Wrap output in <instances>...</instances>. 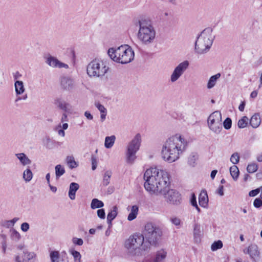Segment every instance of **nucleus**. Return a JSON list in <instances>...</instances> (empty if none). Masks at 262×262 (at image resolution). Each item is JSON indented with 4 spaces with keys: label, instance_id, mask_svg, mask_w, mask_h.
<instances>
[{
    "label": "nucleus",
    "instance_id": "1",
    "mask_svg": "<svg viewBox=\"0 0 262 262\" xmlns=\"http://www.w3.org/2000/svg\"><path fill=\"white\" fill-rule=\"evenodd\" d=\"M144 180V188L150 194L162 195L169 204L178 205L181 203V194L177 190L170 188L169 175L165 170L151 167L145 171Z\"/></svg>",
    "mask_w": 262,
    "mask_h": 262
},
{
    "label": "nucleus",
    "instance_id": "2",
    "mask_svg": "<svg viewBox=\"0 0 262 262\" xmlns=\"http://www.w3.org/2000/svg\"><path fill=\"white\" fill-rule=\"evenodd\" d=\"M187 141L183 136L176 134L169 137L163 145L161 157L168 163H172L179 159L186 150Z\"/></svg>",
    "mask_w": 262,
    "mask_h": 262
},
{
    "label": "nucleus",
    "instance_id": "3",
    "mask_svg": "<svg viewBox=\"0 0 262 262\" xmlns=\"http://www.w3.org/2000/svg\"><path fill=\"white\" fill-rule=\"evenodd\" d=\"M107 54L113 61L121 64L130 62L135 57L134 50L128 45H123L117 48H110L107 51Z\"/></svg>",
    "mask_w": 262,
    "mask_h": 262
},
{
    "label": "nucleus",
    "instance_id": "4",
    "mask_svg": "<svg viewBox=\"0 0 262 262\" xmlns=\"http://www.w3.org/2000/svg\"><path fill=\"white\" fill-rule=\"evenodd\" d=\"M139 28L137 33V38L141 44L148 46L152 44L156 36V31L154 27L145 20L138 21Z\"/></svg>",
    "mask_w": 262,
    "mask_h": 262
},
{
    "label": "nucleus",
    "instance_id": "5",
    "mask_svg": "<svg viewBox=\"0 0 262 262\" xmlns=\"http://www.w3.org/2000/svg\"><path fill=\"white\" fill-rule=\"evenodd\" d=\"M125 247L131 255H139L142 251H146L149 247L144 243V236L140 233L134 234L125 242Z\"/></svg>",
    "mask_w": 262,
    "mask_h": 262
},
{
    "label": "nucleus",
    "instance_id": "6",
    "mask_svg": "<svg viewBox=\"0 0 262 262\" xmlns=\"http://www.w3.org/2000/svg\"><path fill=\"white\" fill-rule=\"evenodd\" d=\"M210 28L204 29L197 37L195 42V52L199 54L207 53L213 43L214 36Z\"/></svg>",
    "mask_w": 262,
    "mask_h": 262
},
{
    "label": "nucleus",
    "instance_id": "7",
    "mask_svg": "<svg viewBox=\"0 0 262 262\" xmlns=\"http://www.w3.org/2000/svg\"><path fill=\"white\" fill-rule=\"evenodd\" d=\"M109 67L105 60L96 58L92 60L87 66L86 73L91 78H100L107 72Z\"/></svg>",
    "mask_w": 262,
    "mask_h": 262
},
{
    "label": "nucleus",
    "instance_id": "8",
    "mask_svg": "<svg viewBox=\"0 0 262 262\" xmlns=\"http://www.w3.org/2000/svg\"><path fill=\"white\" fill-rule=\"evenodd\" d=\"M141 143V135L137 134L127 145L125 151V160L127 164H132L134 163L137 158L136 154L140 149Z\"/></svg>",
    "mask_w": 262,
    "mask_h": 262
},
{
    "label": "nucleus",
    "instance_id": "9",
    "mask_svg": "<svg viewBox=\"0 0 262 262\" xmlns=\"http://www.w3.org/2000/svg\"><path fill=\"white\" fill-rule=\"evenodd\" d=\"M144 234L150 245H156L162 235V231L159 227L151 223H148L145 225Z\"/></svg>",
    "mask_w": 262,
    "mask_h": 262
},
{
    "label": "nucleus",
    "instance_id": "10",
    "mask_svg": "<svg viewBox=\"0 0 262 262\" xmlns=\"http://www.w3.org/2000/svg\"><path fill=\"white\" fill-rule=\"evenodd\" d=\"M222 122L221 113L219 111H215L208 117V127L213 133L219 135L223 129Z\"/></svg>",
    "mask_w": 262,
    "mask_h": 262
},
{
    "label": "nucleus",
    "instance_id": "11",
    "mask_svg": "<svg viewBox=\"0 0 262 262\" xmlns=\"http://www.w3.org/2000/svg\"><path fill=\"white\" fill-rule=\"evenodd\" d=\"M189 66V62L184 60L179 63L173 69L170 76V81L172 83L176 82L187 71Z\"/></svg>",
    "mask_w": 262,
    "mask_h": 262
},
{
    "label": "nucleus",
    "instance_id": "12",
    "mask_svg": "<svg viewBox=\"0 0 262 262\" xmlns=\"http://www.w3.org/2000/svg\"><path fill=\"white\" fill-rule=\"evenodd\" d=\"M45 62L53 68H64L66 69L69 68L68 64L60 61L57 58L51 55H48L45 57Z\"/></svg>",
    "mask_w": 262,
    "mask_h": 262
},
{
    "label": "nucleus",
    "instance_id": "13",
    "mask_svg": "<svg viewBox=\"0 0 262 262\" xmlns=\"http://www.w3.org/2000/svg\"><path fill=\"white\" fill-rule=\"evenodd\" d=\"M243 252L249 254L250 258L254 262H257L260 258V251L256 244H251L243 250Z\"/></svg>",
    "mask_w": 262,
    "mask_h": 262
},
{
    "label": "nucleus",
    "instance_id": "14",
    "mask_svg": "<svg viewBox=\"0 0 262 262\" xmlns=\"http://www.w3.org/2000/svg\"><path fill=\"white\" fill-rule=\"evenodd\" d=\"M54 103L58 108L63 111V113H71L72 106L69 103L60 98H56L54 100Z\"/></svg>",
    "mask_w": 262,
    "mask_h": 262
},
{
    "label": "nucleus",
    "instance_id": "15",
    "mask_svg": "<svg viewBox=\"0 0 262 262\" xmlns=\"http://www.w3.org/2000/svg\"><path fill=\"white\" fill-rule=\"evenodd\" d=\"M60 81L61 86L64 90H70L73 86V80L69 77H62Z\"/></svg>",
    "mask_w": 262,
    "mask_h": 262
},
{
    "label": "nucleus",
    "instance_id": "16",
    "mask_svg": "<svg viewBox=\"0 0 262 262\" xmlns=\"http://www.w3.org/2000/svg\"><path fill=\"white\" fill-rule=\"evenodd\" d=\"M199 203L202 207L205 208L207 206L208 197L206 191L203 190L201 192L199 197Z\"/></svg>",
    "mask_w": 262,
    "mask_h": 262
},
{
    "label": "nucleus",
    "instance_id": "17",
    "mask_svg": "<svg viewBox=\"0 0 262 262\" xmlns=\"http://www.w3.org/2000/svg\"><path fill=\"white\" fill-rule=\"evenodd\" d=\"M15 156L19 160L23 166H26L31 164V160L24 153L16 154Z\"/></svg>",
    "mask_w": 262,
    "mask_h": 262
},
{
    "label": "nucleus",
    "instance_id": "18",
    "mask_svg": "<svg viewBox=\"0 0 262 262\" xmlns=\"http://www.w3.org/2000/svg\"><path fill=\"white\" fill-rule=\"evenodd\" d=\"M79 188V185L76 183L72 182L70 184L68 194L71 200H74L75 199L76 192Z\"/></svg>",
    "mask_w": 262,
    "mask_h": 262
},
{
    "label": "nucleus",
    "instance_id": "19",
    "mask_svg": "<svg viewBox=\"0 0 262 262\" xmlns=\"http://www.w3.org/2000/svg\"><path fill=\"white\" fill-rule=\"evenodd\" d=\"M49 256L51 262H60L64 261V258L63 257L60 258V253L58 251H50Z\"/></svg>",
    "mask_w": 262,
    "mask_h": 262
},
{
    "label": "nucleus",
    "instance_id": "20",
    "mask_svg": "<svg viewBox=\"0 0 262 262\" xmlns=\"http://www.w3.org/2000/svg\"><path fill=\"white\" fill-rule=\"evenodd\" d=\"M14 87L17 96H19L25 92V88L22 81L16 80L14 83Z\"/></svg>",
    "mask_w": 262,
    "mask_h": 262
},
{
    "label": "nucleus",
    "instance_id": "21",
    "mask_svg": "<svg viewBox=\"0 0 262 262\" xmlns=\"http://www.w3.org/2000/svg\"><path fill=\"white\" fill-rule=\"evenodd\" d=\"M261 123V119L259 114H254L251 118L250 124L253 128L258 127Z\"/></svg>",
    "mask_w": 262,
    "mask_h": 262
},
{
    "label": "nucleus",
    "instance_id": "22",
    "mask_svg": "<svg viewBox=\"0 0 262 262\" xmlns=\"http://www.w3.org/2000/svg\"><path fill=\"white\" fill-rule=\"evenodd\" d=\"M95 106L97 108V109L99 111L101 115H100V119L102 122H103L104 120L106 118V116L107 114V110L106 108L102 104H101L99 102H96L95 103Z\"/></svg>",
    "mask_w": 262,
    "mask_h": 262
},
{
    "label": "nucleus",
    "instance_id": "23",
    "mask_svg": "<svg viewBox=\"0 0 262 262\" xmlns=\"http://www.w3.org/2000/svg\"><path fill=\"white\" fill-rule=\"evenodd\" d=\"M221 74L217 73L214 75L211 76L207 82V87L208 89L213 88L216 83L217 80L221 77Z\"/></svg>",
    "mask_w": 262,
    "mask_h": 262
},
{
    "label": "nucleus",
    "instance_id": "24",
    "mask_svg": "<svg viewBox=\"0 0 262 262\" xmlns=\"http://www.w3.org/2000/svg\"><path fill=\"white\" fill-rule=\"evenodd\" d=\"M9 234L10 239L14 242H19L21 238V236L19 232L14 228H12L10 230Z\"/></svg>",
    "mask_w": 262,
    "mask_h": 262
},
{
    "label": "nucleus",
    "instance_id": "25",
    "mask_svg": "<svg viewBox=\"0 0 262 262\" xmlns=\"http://www.w3.org/2000/svg\"><path fill=\"white\" fill-rule=\"evenodd\" d=\"M193 237L195 243H200L201 242V231L200 230V226L195 224L194 226Z\"/></svg>",
    "mask_w": 262,
    "mask_h": 262
},
{
    "label": "nucleus",
    "instance_id": "26",
    "mask_svg": "<svg viewBox=\"0 0 262 262\" xmlns=\"http://www.w3.org/2000/svg\"><path fill=\"white\" fill-rule=\"evenodd\" d=\"M139 207L137 205H133L131 207L130 212L127 216V220L129 221H132L135 220L138 214Z\"/></svg>",
    "mask_w": 262,
    "mask_h": 262
},
{
    "label": "nucleus",
    "instance_id": "27",
    "mask_svg": "<svg viewBox=\"0 0 262 262\" xmlns=\"http://www.w3.org/2000/svg\"><path fill=\"white\" fill-rule=\"evenodd\" d=\"M25 258V261L27 262H34L36 259V254L34 252H29L28 251L23 252Z\"/></svg>",
    "mask_w": 262,
    "mask_h": 262
},
{
    "label": "nucleus",
    "instance_id": "28",
    "mask_svg": "<svg viewBox=\"0 0 262 262\" xmlns=\"http://www.w3.org/2000/svg\"><path fill=\"white\" fill-rule=\"evenodd\" d=\"M116 140V137L114 135L107 136L105 138L104 146L106 148H112Z\"/></svg>",
    "mask_w": 262,
    "mask_h": 262
},
{
    "label": "nucleus",
    "instance_id": "29",
    "mask_svg": "<svg viewBox=\"0 0 262 262\" xmlns=\"http://www.w3.org/2000/svg\"><path fill=\"white\" fill-rule=\"evenodd\" d=\"M69 253L72 255L74 262H82L81 255L79 252L71 248L69 249Z\"/></svg>",
    "mask_w": 262,
    "mask_h": 262
},
{
    "label": "nucleus",
    "instance_id": "30",
    "mask_svg": "<svg viewBox=\"0 0 262 262\" xmlns=\"http://www.w3.org/2000/svg\"><path fill=\"white\" fill-rule=\"evenodd\" d=\"M19 220L18 217H14L11 220H6L3 222L2 226L7 228H13L15 224Z\"/></svg>",
    "mask_w": 262,
    "mask_h": 262
},
{
    "label": "nucleus",
    "instance_id": "31",
    "mask_svg": "<svg viewBox=\"0 0 262 262\" xmlns=\"http://www.w3.org/2000/svg\"><path fill=\"white\" fill-rule=\"evenodd\" d=\"M167 253L163 250L158 251L156 255L154 262H162L166 257Z\"/></svg>",
    "mask_w": 262,
    "mask_h": 262
},
{
    "label": "nucleus",
    "instance_id": "32",
    "mask_svg": "<svg viewBox=\"0 0 262 262\" xmlns=\"http://www.w3.org/2000/svg\"><path fill=\"white\" fill-rule=\"evenodd\" d=\"M112 175L111 171H106L103 175L102 184L104 186H107L110 183L111 178Z\"/></svg>",
    "mask_w": 262,
    "mask_h": 262
},
{
    "label": "nucleus",
    "instance_id": "33",
    "mask_svg": "<svg viewBox=\"0 0 262 262\" xmlns=\"http://www.w3.org/2000/svg\"><path fill=\"white\" fill-rule=\"evenodd\" d=\"M230 173L234 181H236L239 177V171L238 167L233 165L230 168Z\"/></svg>",
    "mask_w": 262,
    "mask_h": 262
},
{
    "label": "nucleus",
    "instance_id": "34",
    "mask_svg": "<svg viewBox=\"0 0 262 262\" xmlns=\"http://www.w3.org/2000/svg\"><path fill=\"white\" fill-rule=\"evenodd\" d=\"M104 206V203L102 201L99 200L97 199H93L91 202V207L93 209L96 208H100Z\"/></svg>",
    "mask_w": 262,
    "mask_h": 262
},
{
    "label": "nucleus",
    "instance_id": "35",
    "mask_svg": "<svg viewBox=\"0 0 262 262\" xmlns=\"http://www.w3.org/2000/svg\"><path fill=\"white\" fill-rule=\"evenodd\" d=\"M55 174L57 179H58L65 173L64 167L60 165H57L55 167Z\"/></svg>",
    "mask_w": 262,
    "mask_h": 262
},
{
    "label": "nucleus",
    "instance_id": "36",
    "mask_svg": "<svg viewBox=\"0 0 262 262\" xmlns=\"http://www.w3.org/2000/svg\"><path fill=\"white\" fill-rule=\"evenodd\" d=\"M33 177V174L31 170L27 168L23 172V179L26 182H30Z\"/></svg>",
    "mask_w": 262,
    "mask_h": 262
},
{
    "label": "nucleus",
    "instance_id": "37",
    "mask_svg": "<svg viewBox=\"0 0 262 262\" xmlns=\"http://www.w3.org/2000/svg\"><path fill=\"white\" fill-rule=\"evenodd\" d=\"M248 121V118L246 116H244L238 120L237 126L239 128H245L247 126Z\"/></svg>",
    "mask_w": 262,
    "mask_h": 262
},
{
    "label": "nucleus",
    "instance_id": "38",
    "mask_svg": "<svg viewBox=\"0 0 262 262\" xmlns=\"http://www.w3.org/2000/svg\"><path fill=\"white\" fill-rule=\"evenodd\" d=\"M117 207L115 206L113 207L112 210H111L107 215V220H113L117 215Z\"/></svg>",
    "mask_w": 262,
    "mask_h": 262
},
{
    "label": "nucleus",
    "instance_id": "39",
    "mask_svg": "<svg viewBox=\"0 0 262 262\" xmlns=\"http://www.w3.org/2000/svg\"><path fill=\"white\" fill-rule=\"evenodd\" d=\"M66 161L70 168H75L77 166L74 157L72 156H68L66 158Z\"/></svg>",
    "mask_w": 262,
    "mask_h": 262
},
{
    "label": "nucleus",
    "instance_id": "40",
    "mask_svg": "<svg viewBox=\"0 0 262 262\" xmlns=\"http://www.w3.org/2000/svg\"><path fill=\"white\" fill-rule=\"evenodd\" d=\"M258 165L255 163H251L248 165L247 170L249 173H253L257 171Z\"/></svg>",
    "mask_w": 262,
    "mask_h": 262
},
{
    "label": "nucleus",
    "instance_id": "41",
    "mask_svg": "<svg viewBox=\"0 0 262 262\" xmlns=\"http://www.w3.org/2000/svg\"><path fill=\"white\" fill-rule=\"evenodd\" d=\"M223 243L221 241L214 242L211 245V249L213 251L221 249L223 247Z\"/></svg>",
    "mask_w": 262,
    "mask_h": 262
},
{
    "label": "nucleus",
    "instance_id": "42",
    "mask_svg": "<svg viewBox=\"0 0 262 262\" xmlns=\"http://www.w3.org/2000/svg\"><path fill=\"white\" fill-rule=\"evenodd\" d=\"M43 143L47 148L51 149L53 146V141L49 137H46L43 139Z\"/></svg>",
    "mask_w": 262,
    "mask_h": 262
},
{
    "label": "nucleus",
    "instance_id": "43",
    "mask_svg": "<svg viewBox=\"0 0 262 262\" xmlns=\"http://www.w3.org/2000/svg\"><path fill=\"white\" fill-rule=\"evenodd\" d=\"M223 125L226 129H229L232 125L231 119L230 118H227L222 123V126Z\"/></svg>",
    "mask_w": 262,
    "mask_h": 262
},
{
    "label": "nucleus",
    "instance_id": "44",
    "mask_svg": "<svg viewBox=\"0 0 262 262\" xmlns=\"http://www.w3.org/2000/svg\"><path fill=\"white\" fill-rule=\"evenodd\" d=\"M239 160V156L237 152L234 153L232 155L230 158V161L234 164L238 163Z\"/></svg>",
    "mask_w": 262,
    "mask_h": 262
},
{
    "label": "nucleus",
    "instance_id": "45",
    "mask_svg": "<svg viewBox=\"0 0 262 262\" xmlns=\"http://www.w3.org/2000/svg\"><path fill=\"white\" fill-rule=\"evenodd\" d=\"M170 221L172 224L176 226L180 225L181 223L180 219L176 216H172L170 217Z\"/></svg>",
    "mask_w": 262,
    "mask_h": 262
},
{
    "label": "nucleus",
    "instance_id": "46",
    "mask_svg": "<svg viewBox=\"0 0 262 262\" xmlns=\"http://www.w3.org/2000/svg\"><path fill=\"white\" fill-rule=\"evenodd\" d=\"M92 169L95 170L97 166L98 160L96 156L92 155L91 157Z\"/></svg>",
    "mask_w": 262,
    "mask_h": 262
},
{
    "label": "nucleus",
    "instance_id": "47",
    "mask_svg": "<svg viewBox=\"0 0 262 262\" xmlns=\"http://www.w3.org/2000/svg\"><path fill=\"white\" fill-rule=\"evenodd\" d=\"M253 206L256 208L262 207V200L260 198H256L253 202Z\"/></svg>",
    "mask_w": 262,
    "mask_h": 262
},
{
    "label": "nucleus",
    "instance_id": "48",
    "mask_svg": "<svg viewBox=\"0 0 262 262\" xmlns=\"http://www.w3.org/2000/svg\"><path fill=\"white\" fill-rule=\"evenodd\" d=\"M72 243L75 245L81 246L83 244V241L81 238L73 237L72 238Z\"/></svg>",
    "mask_w": 262,
    "mask_h": 262
},
{
    "label": "nucleus",
    "instance_id": "49",
    "mask_svg": "<svg viewBox=\"0 0 262 262\" xmlns=\"http://www.w3.org/2000/svg\"><path fill=\"white\" fill-rule=\"evenodd\" d=\"M55 130L57 132L58 135L62 137L65 136L64 131L61 128L60 126H56L55 128Z\"/></svg>",
    "mask_w": 262,
    "mask_h": 262
},
{
    "label": "nucleus",
    "instance_id": "50",
    "mask_svg": "<svg viewBox=\"0 0 262 262\" xmlns=\"http://www.w3.org/2000/svg\"><path fill=\"white\" fill-rule=\"evenodd\" d=\"M29 228L30 225L28 223L25 222L21 224L20 229L22 231L26 232L29 230Z\"/></svg>",
    "mask_w": 262,
    "mask_h": 262
},
{
    "label": "nucleus",
    "instance_id": "51",
    "mask_svg": "<svg viewBox=\"0 0 262 262\" xmlns=\"http://www.w3.org/2000/svg\"><path fill=\"white\" fill-rule=\"evenodd\" d=\"M97 213L98 216L99 218H100L101 219H105V213L104 210L103 209H98L97 211Z\"/></svg>",
    "mask_w": 262,
    "mask_h": 262
},
{
    "label": "nucleus",
    "instance_id": "52",
    "mask_svg": "<svg viewBox=\"0 0 262 262\" xmlns=\"http://www.w3.org/2000/svg\"><path fill=\"white\" fill-rule=\"evenodd\" d=\"M14 262H24L25 258H23L19 254H15L14 256Z\"/></svg>",
    "mask_w": 262,
    "mask_h": 262
},
{
    "label": "nucleus",
    "instance_id": "53",
    "mask_svg": "<svg viewBox=\"0 0 262 262\" xmlns=\"http://www.w3.org/2000/svg\"><path fill=\"white\" fill-rule=\"evenodd\" d=\"M260 191V187L250 191L249 193L250 196H255L257 195Z\"/></svg>",
    "mask_w": 262,
    "mask_h": 262
},
{
    "label": "nucleus",
    "instance_id": "54",
    "mask_svg": "<svg viewBox=\"0 0 262 262\" xmlns=\"http://www.w3.org/2000/svg\"><path fill=\"white\" fill-rule=\"evenodd\" d=\"M1 245H2V252L4 254H5L6 253V250H7V241H2L1 243Z\"/></svg>",
    "mask_w": 262,
    "mask_h": 262
},
{
    "label": "nucleus",
    "instance_id": "55",
    "mask_svg": "<svg viewBox=\"0 0 262 262\" xmlns=\"http://www.w3.org/2000/svg\"><path fill=\"white\" fill-rule=\"evenodd\" d=\"M67 113H62L61 119H60V121H61L60 123L67 122L69 121Z\"/></svg>",
    "mask_w": 262,
    "mask_h": 262
},
{
    "label": "nucleus",
    "instance_id": "56",
    "mask_svg": "<svg viewBox=\"0 0 262 262\" xmlns=\"http://www.w3.org/2000/svg\"><path fill=\"white\" fill-rule=\"evenodd\" d=\"M216 193L219 194L220 196L224 195V186L223 185H220L219 186L218 189L216 190Z\"/></svg>",
    "mask_w": 262,
    "mask_h": 262
},
{
    "label": "nucleus",
    "instance_id": "57",
    "mask_svg": "<svg viewBox=\"0 0 262 262\" xmlns=\"http://www.w3.org/2000/svg\"><path fill=\"white\" fill-rule=\"evenodd\" d=\"M196 159V157L195 155H193L191 156L189 158L188 162L190 164V165L193 166L194 164V161H195Z\"/></svg>",
    "mask_w": 262,
    "mask_h": 262
},
{
    "label": "nucleus",
    "instance_id": "58",
    "mask_svg": "<svg viewBox=\"0 0 262 262\" xmlns=\"http://www.w3.org/2000/svg\"><path fill=\"white\" fill-rule=\"evenodd\" d=\"M191 204L193 206H196V205H197L196 198L194 194H192V197H191Z\"/></svg>",
    "mask_w": 262,
    "mask_h": 262
},
{
    "label": "nucleus",
    "instance_id": "59",
    "mask_svg": "<svg viewBox=\"0 0 262 262\" xmlns=\"http://www.w3.org/2000/svg\"><path fill=\"white\" fill-rule=\"evenodd\" d=\"M84 116L89 120H92L93 119V115H91V114L89 112H88V111L85 112Z\"/></svg>",
    "mask_w": 262,
    "mask_h": 262
},
{
    "label": "nucleus",
    "instance_id": "60",
    "mask_svg": "<svg viewBox=\"0 0 262 262\" xmlns=\"http://www.w3.org/2000/svg\"><path fill=\"white\" fill-rule=\"evenodd\" d=\"M57 126H60L61 128L62 129L66 130L68 128L69 125L67 122L63 123V124H61V123H60Z\"/></svg>",
    "mask_w": 262,
    "mask_h": 262
},
{
    "label": "nucleus",
    "instance_id": "61",
    "mask_svg": "<svg viewBox=\"0 0 262 262\" xmlns=\"http://www.w3.org/2000/svg\"><path fill=\"white\" fill-rule=\"evenodd\" d=\"M245 106V102H242L238 106V109L240 111L243 112Z\"/></svg>",
    "mask_w": 262,
    "mask_h": 262
},
{
    "label": "nucleus",
    "instance_id": "62",
    "mask_svg": "<svg viewBox=\"0 0 262 262\" xmlns=\"http://www.w3.org/2000/svg\"><path fill=\"white\" fill-rule=\"evenodd\" d=\"M258 92L257 91H253L250 94V97L252 98H255L257 97Z\"/></svg>",
    "mask_w": 262,
    "mask_h": 262
},
{
    "label": "nucleus",
    "instance_id": "63",
    "mask_svg": "<svg viewBox=\"0 0 262 262\" xmlns=\"http://www.w3.org/2000/svg\"><path fill=\"white\" fill-rule=\"evenodd\" d=\"M217 172V170H213L211 171L210 177L212 180H213L214 179Z\"/></svg>",
    "mask_w": 262,
    "mask_h": 262
},
{
    "label": "nucleus",
    "instance_id": "64",
    "mask_svg": "<svg viewBox=\"0 0 262 262\" xmlns=\"http://www.w3.org/2000/svg\"><path fill=\"white\" fill-rule=\"evenodd\" d=\"M48 185L52 192H55L57 191V188L56 187L51 185L50 184H48Z\"/></svg>",
    "mask_w": 262,
    "mask_h": 262
}]
</instances>
